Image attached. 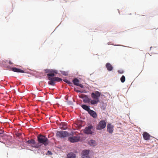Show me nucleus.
Listing matches in <instances>:
<instances>
[{"instance_id": "1", "label": "nucleus", "mask_w": 158, "mask_h": 158, "mask_svg": "<svg viewBox=\"0 0 158 158\" xmlns=\"http://www.w3.org/2000/svg\"><path fill=\"white\" fill-rule=\"evenodd\" d=\"M55 73H56L52 72L47 74L48 79L49 80L48 82V84L52 86L55 85V81L60 82L62 81V79L58 77H53L55 76Z\"/></svg>"}, {"instance_id": "2", "label": "nucleus", "mask_w": 158, "mask_h": 158, "mask_svg": "<svg viewBox=\"0 0 158 158\" xmlns=\"http://www.w3.org/2000/svg\"><path fill=\"white\" fill-rule=\"evenodd\" d=\"M101 93L98 91H95L91 94V97L94 99L91 100L90 103L92 105L97 104L99 102V98L101 96Z\"/></svg>"}, {"instance_id": "3", "label": "nucleus", "mask_w": 158, "mask_h": 158, "mask_svg": "<svg viewBox=\"0 0 158 158\" xmlns=\"http://www.w3.org/2000/svg\"><path fill=\"white\" fill-rule=\"evenodd\" d=\"M37 140L39 143L43 144L45 146L48 145L49 143V140L44 135H39L37 136Z\"/></svg>"}, {"instance_id": "4", "label": "nucleus", "mask_w": 158, "mask_h": 158, "mask_svg": "<svg viewBox=\"0 0 158 158\" xmlns=\"http://www.w3.org/2000/svg\"><path fill=\"white\" fill-rule=\"evenodd\" d=\"M106 125V120H102L100 121L96 127L97 130H101L105 128Z\"/></svg>"}, {"instance_id": "5", "label": "nucleus", "mask_w": 158, "mask_h": 158, "mask_svg": "<svg viewBox=\"0 0 158 158\" xmlns=\"http://www.w3.org/2000/svg\"><path fill=\"white\" fill-rule=\"evenodd\" d=\"M69 133L65 131H58L56 133V136L60 138H64L68 136Z\"/></svg>"}, {"instance_id": "6", "label": "nucleus", "mask_w": 158, "mask_h": 158, "mask_svg": "<svg viewBox=\"0 0 158 158\" xmlns=\"http://www.w3.org/2000/svg\"><path fill=\"white\" fill-rule=\"evenodd\" d=\"M26 143L28 144H32L33 145H32V147L36 148H38L41 146L40 145L39 143L35 144L36 142L33 139L28 140L27 141Z\"/></svg>"}, {"instance_id": "7", "label": "nucleus", "mask_w": 158, "mask_h": 158, "mask_svg": "<svg viewBox=\"0 0 158 158\" xmlns=\"http://www.w3.org/2000/svg\"><path fill=\"white\" fill-rule=\"evenodd\" d=\"M93 127L92 125L89 126L88 127H86L84 130V132L87 134H91L93 133V132L91 131V129Z\"/></svg>"}, {"instance_id": "8", "label": "nucleus", "mask_w": 158, "mask_h": 158, "mask_svg": "<svg viewBox=\"0 0 158 158\" xmlns=\"http://www.w3.org/2000/svg\"><path fill=\"white\" fill-rule=\"evenodd\" d=\"M69 141L71 143H74L78 142L80 139L78 136H72L69 138Z\"/></svg>"}, {"instance_id": "9", "label": "nucleus", "mask_w": 158, "mask_h": 158, "mask_svg": "<svg viewBox=\"0 0 158 158\" xmlns=\"http://www.w3.org/2000/svg\"><path fill=\"white\" fill-rule=\"evenodd\" d=\"M89 151L87 150H84L82 151L81 154L82 158H89Z\"/></svg>"}, {"instance_id": "10", "label": "nucleus", "mask_w": 158, "mask_h": 158, "mask_svg": "<svg viewBox=\"0 0 158 158\" xmlns=\"http://www.w3.org/2000/svg\"><path fill=\"white\" fill-rule=\"evenodd\" d=\"M107 131L110 134H112L114 131V126L111 123H109L107 125Z\"/></svg>"}, {"instance_id": "11", "label": "nucleus", "mask_w": 158, "mask_h": 158, "mask_svg": "<svg viewBox=\"0 0 158 158\" xmlns=\"http://www.w3.org/2000/svg\"><path fill=\"white\" fill-rule=\"evenodd\" d=\"M73 82L74 84L77 86H79L80 87L82 88L83 87V85L81 84H79V81L77 78H75L73 80Z\"/></svg>"}, {"instance_id": "12", "label": "nucleus", "mask_w": 158, "mask_h": 158, "mask_svg": "<svg viewBox=\"0 0 158 158\" xmlns=\"http://www.w3.org/2000/svg\"><path fill=\"white\" fill-rule=\"evenodd\" d=\"M88 113L93 118H97V114L94 111L90 110L88 112Z\"/></svg>"}, {"instance_id": "13", "label": "nucleus", "mask_w": 158, "mask_h": 158, "mask_svg": "<svg viewBox=\"0 0 158 158\" xmlns=\"http://www.w3.org/2000/svg\"><path fill=\"white\" fill-rule=\"evenodd\" d=\"M143 137L145 140H148L149 139L150 135L146 132L143 133Z\"/></svg>"}, {"instance_id": "14", "label": "nucleus", "mask_w": 158, "mask_h": 158, "mask_svg": "<svg viewBox=\"0 0 158 158\" xmlns=\"http://www.w3.org/2000/svg\"><path fill=\"white\" fill-rule=\"evenodd\" d=\"M106 66L108 71H111L113 69L112 65L109 63H107L106 64Z\"/></svg>"}, {"instance_id": "15", "label": "nucleus", "mask_w": 158, "mask_h": 158, "mask_svg": "<svg viewBox=\"0 0 158 158\" xmlns=\"http://www.w3.org/2000/svg\"><path fill=\"white\" fill-rule=\"evenodd\" d=\"M12 70L15 72L17 73H24V71L21 69H18L16 68H12Z\"/></svg>"}, {"instance_id": "16", "label": "nucleus", "mask_w": 158, "mask_h": 158, "mask_svg": "<svg viewBox=\"0 0 158 158\" xmlns=\"http://www.w3.org/2000/svg\"><path fill=\"white\" fill-rule=\"evenodd\" d=\"M83 101L85 103L89 102H90V99L88 98L87 96L85 95L84 97H82Z\"/></svg>"}, {"instance_id": "17", "label": "nucleus", "mask_w": 158, "mask_h": 158, "mask_svg": "<svg viewBox=\"0 0 158 158\" xmlns=\"http://www.w3.org/2000/svg\"><path fill=\"white\" fill-rule=\"evenodd\" d=\"M44 71L46 73H52L53 72L55 73L56 74L57 73V71L55 70H54L49 69H45L44 70Z\"/></svg>"}, {"instance_id": "18", "label": "nucleus", "mask_w": 158, "mask_h": 158, "mask_svg": "<svg viewBox=\"0 0 158 158\" xmlns=\"http://www.w3.org/2000/svg\"><path fill=\"white\" fill-rule=\"evenodd\" d=\"M75 155L72 152L69 153L67 155V158H75Z\"/></svg>"}, {"instance_id": "19", "label": "nucleus", "mask_w": 158, "mask_h": 158, "mask_svg": "<svg viewBox=\"0 0 158 158\" xmlns=\"http://www.w3.org/2000/svg\"><path fill=\"white\" fill-rule=\"evenodd\" d=\"M81 106L84 110L87 111L88 112L90 110L89 107L86 105H83Z\"/></svg>"}, {"instance_id": "20", "label": "nucleus", "mask_w": 158, "mask_h": 158, "mask_svg": "<svg viewBox=\"0 0 158 158\" xmlns=\"http://www.w3.org/2000/svg\"><path fill=\"white\" fill-rule=\"evenodd\" d=\"M89 143L91 146H94L96 145L95 141L93 140H91L89 142Z\"/></svg>"}, {"instance_id": "21", "label": "nucleus", "mask_w": 158, "mask_h": 158, "mask_svg": "<svg viewBox=\"0 0 158 158\" xmlns=\"http://www.w3.org/2000/svg\"><path fill=\"white\" fill-rule=\"evenodd\" d=\"M61 125L62 127H61V128L64 130L67 129V127L66 126V123H61Z\"/></svg>"}, {"instance_id": "22", "label": "nucleus", "mask_w": 158, "mask_h": 158, "mask_svg": "<svg viewBox=\"0 0 158 158\" xmlns=\"http://www.w3.org/2000/svg\"><path fill=\"white\" fill-rule=\"evenodd\" d=\"M5 136V134H4V131H0V139L1 138H3Z\"/></svg>"}, {"instance_id": "23", "label": "nucleus", "mask_w": 158, "mask_h": 158, "mask_svg": "<svg viewBox=\"0 0 158 158\" xmlns=\"http://www.w3.org/2000/svg\"><path fill=\"white\" fill-rule=\"evenodd\" d=\"M120 80L123 83L125 81V77L124 75H123L120 78Z\"/></svg>"}, {"instance_id": "24", "label": "nucleus", "mask_w": 158, "mask_h": 158, "mask_svg": "<svg viewBox=\"0 0 158 158\" xmlns=\"http://www.w3.org/2000/svg\"><path fill=\"white\" fill-rule=\"evenodd\" d=\"M118 72L120 74H122L123 73V71L122 70H118Z\"/></svg>"}, {"instance_id": "25", "label": "nucleus", "mask_w": 158, "mask_h": 158, "mask_svg": "<svg viewBox=\"0 0 158 158\" xmlns=\"http://www.w3.org/2000/svg\"><path fill=\"white\" fill-rule=\"evenodd\" d=\"M85 95H84V94H81L80 95H79V97H80L82 99V97H84V96H85Z\"/></svg>"}, {"instance_id": "26", "label": "nucleus", "mask_w": 158, "mask_h": 158, "mask_svg": "<svg viewBox=\"0 0 158 158\" xmlns=\"http://www.w3.org/2000/svg\"><path fill=\"white\" fill-rule=\"evenodd\" d=\"M47 153L48 155H52V153L50 151H48L47 152Z\"/></svg>"}, {"instance_id": "27", "label": "nucleus", "mask_w": 158, "mask_h": 158, "mask_svg": "<svg viewBox=\"0 0 158 158\" xmlns=\"http://www.w3.org/2000/svg\"><path fill=\"white\" fill-rule=\"evenodd\" d=\"M65 82H66V83H69V81L68 80H67V79H65V80H63Z\"/></svg>"}, {"instance_id": "28", "label": "nucleus", "mask_w": 158, "mask_h": 158, "mask_svg": "<svg viewBox=\"0 0 158 158\" xmlns=\"http://www.w3.org/2000/svg\"><path fill=\"white\" fill-rule=\"evenodd\" d=\"M9 64H12V63L10 61H9Z\"/></svg>"}, {"instance_id": "29", "label": "nucleus", "mask_w": 158, "mask_h": 158, "mask_svg": "<svg viewBox=\"0 0 158 158\" xmlns=\"http://www.w3.org/2000/svg\"><path fill=\"white\" fill-rule=\"evenodd\" d=\"M76 91H77V92H78H78H81V91H80L78 90H77Z\"/></svg>"}]
</instances>
